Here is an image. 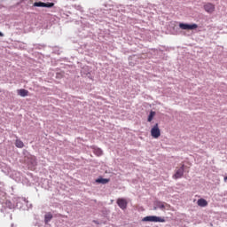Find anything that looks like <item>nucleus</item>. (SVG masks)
Returning a JSON list of instances; mask_svg holds the SVG:
<instances>
[{"label": "nucleus", "mask_w": 227, "mask_h": 227, "mask_svg": "<svg viewBox=\"0 0 227 227\" xmlns=\"http://www.w3.org/2000/svg\"><path fill=\"white\" fill-rule=\"evenodd\" d=\"M151 136L154 139H158V137H160V129H159V124H155L152 129H151Z\"/></svg>", "instance_id": "nucleus-4"}, {"label": "nucleus", "mask_w": 227, "mask_h": 227, "mask_svg": "<svg viewBox=\"0 0 227 227\" xmlns=\"http://www.w3.org/2000/svg\"><path fill=\"white\" fill-rule=\"evenodd\" d=\"M97 184H109V179L107 178H98L96 180Z\"/></svg>", "instance_id": "nucleus-11"}, {"label": "nucleus", "mask_w": 227, "mask_h": 227, "mask_svg": "<svg viewBox=\"0 0 227 227\" xmlns=\"http://www.w3.org/2000/svg\"><path fill=\"white\" fill-rule=\"evenodd\" d=\"M157 208H160V210H169L171 208V205L162 202V201H156L154 202V207L153 210H157Z\"/></svg>", "instance_id": "nucleus-1"}, {"label": "nucleus", "mask_w": 227, "mask_h": 227, "mask_svg": "<svg viewBox=\"0 0 227 227\" xmlns=\"http://www.w3.org/2000/svg\"><path fill=\"white\" fill-rule=\"evenodd\" d=\"M51 220H52V214L47 213L44 215V223H45V224H47L48 223H51Z\"/></svg>", "instance_id": "nucleus-10"}, {"label": "nucleus", "mask_w": 227, "mask_h": 227, "mask_svg": "<svg viewBox=\"0 0 227 227\" xmlns=\"http://www.w3.org/2000/svg\"><path fill=\"white\" fill-rule=\"evenodd\" d=\"M153 116H155V112L151 111L147 121H152V120H153Z\"/></svg>", "instance_id": "nucleus-15"}, {"label": "nucleus", "mask_w": 227, "mask_h": 227, "mask_svg": "<svg viewBox=\"0 0 227 227\" xmlns=\"http://www.w3.org/2000/svg\"><path fill=\"white\" fill-rule=\"evenodd\" d=\"M117 205L121 208V210H125L129 202L127 201V199L120 198L117 200Z\"/></svg>", "instance_id": "nucleus-7"}, {"label": "nucleus", "mask_w": 227, "mask_h": 227, "mask_svg": "<svg viewBox=\"0 0 227 227\" xmlns=\"http://www.w3.org/2000/svg\"><path fill=\"white\" fill-rule=\"evenodd\" d=\"M185 168V165H182L179 168L176 170V175L173 176V178L175 180H178V178H182L184 176V169Z\"/></svg>", "instance_id": "nucleus-5"}, {"label": "nucleus", "mask_w": 227, "mask_h": 227, "mask_svg": "<svg viewBox=\"0 0 227 227\" xmlns=\"http://www.w3.org/2000/svg\"><path fill=\"white\" fill-rule=\"evenodd\" d=\"M179 27L183 31H192L194 29H198V24H187V23H179Z\"/></svg>", "instance_id": "nucleus-2"}, {"label": "nucleus", "mask_w": 227, "mask_h": 227, "mask_svg": "<svg viewBox=\"0 0 227 227\" xmlns=\"http://www.w3.org/2000/svg\"><path fill=\"white\" fill-rule=\"evenodd\" d=\"M18 95H20V97H27V95H29V91L26 89H20L18 90Z\"/></svg>", "instance_id": "nucleus-8"}, {"label": "nucleus", "mask_w": 227, "mask_h": 227, "mask_svg": "<svg viewBox=\"0 0 227 227\" xmlns=\"http://www.w3.org/2000/svg\"><path fill=\"white\" fill-rule=\"evenodd\" d=\"M94 153H95V155H98V157H100V155H102L103 152L101 151L100 148H96V149H94Z\"/></svg>", "instance_id": "nucleus-14"}, {"label": "nucleus", "mask_w": 227, "mask_h": 227, "mask_svg": "<svg viewBox=\"0 0 227 227\" xmlns=\"http://www.w3.org/2000/svg\"><path fill=\"white\" fill-rule=\"evenodd\" d=\"M31 162H32V164H33V166H36V157H35V156H33V157H31Z\"/></svg>", "instance_id": "nucleus-17"}, {"label": "nucleus", "mask_w": 227, "mask_h": 227, "mask_svg": "<svg viewBox=\"0 0 227 227\" xmlns=\"http://www.w3.org/2000/svg\"><path fill=\"white\" fill-rule=\"evenodd\" d=\"M143 221L149 223H166V220L159 216H145L143 218Z\"/></svg>", "instance_id": "nucleus-3"}, {"label": "nucleus", "mask_w": 227, "mask_h": 227, "mask_svg": "<svg viewBox=\"0 0 227 227\" xmlns=\"http://www.w3.org/2000/svg\"><path fill=\"white\" fill-rule=\"evenodd\" d=\"M0 36H4L3 33L0 32Z\"/></svg>", "instance_id": "nucleus-18"}, {"label": "nucleus", "mask_w": 227, "mask_h": 227, "mask_svg": "<svg viewBox=\"0 0 227 227\" xmlns=\"http://www.w3.org/2000/svg\"><path fill=\"white\" fill-rule=\"evenodd\" d=\"M197 205L199 207H207L208 205V202H207V200L205 199H200L198 201H197Z\"/></svg>", "instance_id": "nucleus-9"}, {"label": "nucleus", "mask_w": 227, "mask_h": 227, "mask_svg": "<svg viewBox=\"0 0 227 227\" xmlns=\"http://www.w3.org/2000/svg\"><path fill=\"white\" fill-rule=\"evenodd\" d=\"M54 6V3H44V8H52Z\"/></svg>", "instance_id": "nucleus-16"}, {"label": "nucleus", "mask_w": 227, "mask_h": 227, "mask_svg": "<svg viewBox=\"0 0 227 227\" xmlns=\"http://www.w3.org/2000/svg\"><path fill=\"white\" fill-rule=\"evenodd\" d=\"M15 146L17 148H24V142H22V140L17 139L15 142Z\"/></svg>", "instance_id": "nucleus-12"}, {"label": "nucleus", "mask_w": 227, "mask_h": 227, "mask_svg": "<svg viewBox=\"0 0 227 227\" xmlns=\"http://www.w3.org/2000/svg\"><path fill=\"white\" fill-rule=\"evenodd\" d=\"M34 6L37 8H44L45 3L43 2H35Z\"/></svg>", "instance_id": "nucleus-13"}, {"label": "nucleus", "mask_w": 227, "mask_h": 227, "mask_svg": "<svg viewBox=\"0 0 227 227\" xmlns=\"http://www.w3.org/2000/svg\"><path fill=\"white\" fill-rule=\"evenodd\" d=\"M204 10L207 13H214L215 12V5L212 3H207L204 4Z\"/></svg>", "instance_id": "nucleus-6"}]
</instances>
